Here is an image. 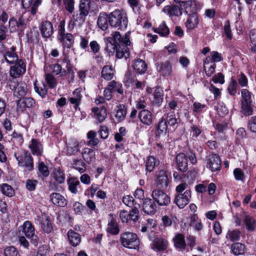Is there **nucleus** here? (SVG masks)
Listing matches in <instances>:
<instances>
[{
	"instance_id": "nucleus-40",
	"label": "nucleus",
	"mask_w": 256,
	"mask_h": 256,
	"mask_svg": "<svg viewBox=\"0 0 256 256\" xmlns=\"http://www.w3.org/2000/svg\"><path fill=\"white\" fill-rule=\"evenodd\" d=\"M126 114V109L124 105H119L117 106V110L115 114V117L117 120L120 122L123 120Z\"/></svg>"
},
{
	"instance_id": "nucleus-30",
	"label": "nucleus",
	"mask_w": 256,
	"mask_h": 256,
	"mask_svg": "<svg viewBox=\"0 0 256 256\" xmlns=\"http://www.w3.org/2000/svg\"><path fill=\"white\" fill-rule=\"evenodd\" d=\"M84 160L88 163L92 162L95 159L94 151L90 148H86L82 153Z\"/></svg>"
},
{
	"instance_id": "nucleus-19",
	"label": "nucleus",
	"mask_w": 256,
	"mask_h": 256,
	"mask_svg": "<svg viewBox=\"0 0 256 256\" xmlns=\"http://www.w3.org/2000/svg\"><path fill=\"white\" fill-rule=\"evenodd\" d=\"M52 202L54 205L60 207H64L67 204V200L59 193L54 192L50 195Z\"/></svg>"
},
{
	"instance_id": "nucleus-22",
	"label": "nucleus",
	"mask_w": 256,
	"mask_h": 256,
	"mask_svg": "<svg viewBox=\"0 0 256 256\" xmlns=\"http://www.w3.org/2000/svg\"><path fill=\"white\" fill-rule=\"evenodd\" d=\"M0 53L2 54L6 62L9 64H14L18 59V55L14 52L9 50H2Z\"/></svg>"
},
{
	"instance_id": "nucleus-15",
	"label": "nucleus",
	"mask_w": 256,
	"mask_h": 256,
	"mask_svg": "<svg viewBox=\"0 0 256 256\" xmlns=\"http://www.w3.org/2000/svg\"><path fill=\"white\" fill-rule=\"evenodd\" d=\"M176 162L178 169L182 172H185L188 169V159L184 153L178 154L176 158Z\"/></svg>"
},
{
	"instance_id": "nucleus-43",
	"label": "nucleus",
	"mask_w": 256,
	"mask_h": 256,
	"mask_svg": "<svg viewBox=\"0 0 256 256\" xmlns=\"http://www.w3.org/2000/svg\"><path fill=\"white\" fill-rule=\"evenodd\" d=\"M190 225L196 230H201L203 228L201 220L196 214H194L191 216Z\"/></svg>"
},
{
	"instance_id": "nucleus-20",
	"label": "nucleus",
	"mask_w": 256,
	"mask_h": 256,
	"mask_svg": "<svg viewBox=\"0 0 256 256\" xmlns=\"http://www.w3.org/2000/svg\"><path fill=\"white\" fill-rule=\"evenodd\" d=\"M180 8L182 12L184 10L188 15L196 13L194 2L192 0L184 1L180 2Z\"/></svg>"
},
{
	"instance_id": "nucleus-61",
	"label": "nucleus",
	"mask_w": 256,
	"mask_h": 256,
	"mask_svg": "<svg viewBox=\"0 0 256 256\" xmlns=\"http://www.w3.org/2000/svg\"><path fill=\"white\" fill-rule=\"evenodd\" d=\"M5 256H20L18 250L14 246H8L4 250Z\"/></svg>"
},
{
	"instance_id": "nucleus-47",
	"label": "nucleus",
	"mask_w": 256,
	"mask_h": 256,
	"mask_svg": "<svg viewBox=\"0 0 256 256\" xmlns=\"http://www.w3.org/2000/svg\"><path fill=\"white\" fill-rule=\"evenodd\" d=\"M231 249L234 254L240 255L244 253L245 246L241 243L236 242L232 245Z\"/></svg>"
},
{
	"instance_id": "nucleus-39",
	"label": "nucleus",
	"mask_w": 256,
	"mask_h": 256,
	"mask_svg": "<svg viewBox=\"0 0 256 256\" xmlns=\"http://www.w3.org/2000/svg\"><path fill=\"white\" fill-rule=\"evenodd\" d=\"M106 230L112 234H118L120 230L116 222L113 218L108 223Z\"/></svg>"
},
{
	"instance_id": "nucleus-28",
	"label": "nucleus",
	"mask_w": 256,
	"mask_h": 256,
	"mask_svg": "<svg viewBox=\"0 0 256 256\" xmlns=\"http://www.w3.org/2000/svg\"><path fill=\"white\" fill-rule=\"evenodd\" d=\"M68 236L70 244L74 246H77L80 242V235L72 230L68 232Z\"/></svg>"
},
{
	"instance_id": "nucleus-64",
	"label": "nucleus",
	"mask_w": 256,
	"mask_h": 256,
	"mask_svg": "<svg viewBox=\"0 0 256 256\" xmlns=\"http://www.w3.org/2000/svg\"><path fill=\"white\" fill-rule=\"evenodd\" d=\"M240 232L238 230L229 231L228 236L230 240L232 242L237 241L240 240Z\"/></svg>"
},
{
	"instance_id": "nucleus-25",
	"label": "nucleus",
	"mask_w": 256,
	"mask_h": 256,
	"mask_svg": "<svg viewBox=\"0 0 256 256\" xmlns=\"http://www.w3.org/2000/svg\"><path fill=\"white\" fill-rule=\"evenodd\" d=\"M188 16V18L185 23V26L188 30H193L197 26L198 24V16L196 12Z\"/></svg>"
},
{
	"instance_id": "nucleus-48",
	"label": "nucleus",
	"mask_w": 256,
	"mask_h": 256,
	"mask_svg": "<svg viewBox=\"0 0 256 256\" xmlns=\"http://www.w3.org/2000/svg\"><path fill=\"white\" fill-rule=\"evenodd\" d=\"M73 168L78 170L80 173H83L86 171V166L84 163L81 160L74 159L72 163Z\"/></svg>"
},
{
	"instance_id": "nucleus-33",
	"label": "nucleus",
	"mask_w": 256,
	"mask_h": 256,
	"mask_svg": "<svg viewBox=\"0 0 256 256\" xmlns=\"http://www.w3.org/2000/svg\"><path fill=\"white\" fill-rule=\"evenodd\" d=\"M202 151V148L198 146L194 147V150H190L188 152V156L192 164H195L197 160L196 158V154H200Z\"/></svg>"
},
{
	"instance_id": "nucleus-23",
	"label": "nucleus",
	"mask_w": 256,
	"mask_h": 256,
	"mask_svg": "<svg viewBox=\"0 0 256 256\" xmlns=\"http://www.w3.org/2000/svg\"><path fill=\"white\" fill-rule=\"evenodd\" d=\"M108 15L104 12L100 13L97 20L98 27L102 30H107L108 27Z\"/></svg>"
},
{
	"instance_id": "nucleus-18",
	"label": "nucleus",
	"mask_w": 256,
	"mask_h": 256,
	"mask_svg": "<svg viewBox=\"0 0 256 256\" xmlns=\"http://www.w3.org/2000/svg\"><path fill=\"white\" fill-rule=\"evenodd\" d=\"M157 206L154 202L150 198H146L143 202L142 208L144 212L148 214H154Z\"/></svg>"
},
{
	"instance_id": "nucleus-34",
	"label": "nucleus",
	"mask_w": 256,
	"mask_h": 256,
	"mask_svg": "<svg viewBox=\"0 0 256 256\" xmlns=\"http://www.w3.org/2000/svg\"><path fill=\"white\" fill-rule=\"evenodd\" d=\"M174 245L176 248L184 250L186 247L184 236L182 234H178L174 238Z\"/></svg>"
},
{
	"instance_id": "nucleus-17",
	"label": "nucleus",
	"mask_w": 256,
	"mask_h": 256,
	"mask_svg": "<svg viewBox=\"0 0 256 256\" xmlns=\"http://www.w3.org/2000/svg\"><path fill=\"white\" fill-rule=\"evenodd\" d=\"M168 246L167 240L163 238H156L152 245V248L156 252L164 251L166 250Z\"/></svg>"
},
{
	"instance_id": "nucleus-45",
	"label": "nucleus",
	"mask_w": 256,
	"mask_h": 256,
	"mask_svg": "<svg viewBox=\"0 0 256 256\" xmlns=\"http://www.w3.org/2000/svg\"><path fill=\"white\" fill-rule=\"evenodd\" d=\"M97 134L94 130H90L87 134V138L90 140L88 142V146H96L99 142V140L96 138Z\"/></svg>"
},
{
	"instance_id": "nucleus-9",
	"label": "nucleus",
	"mask_w": 256,
	"mask_h": 256,
	"mask_svg": "<svg viewBox=\"0 0 256 256\" xmlns=\"http://www.w3.org/2000/svg\"><path fill=\"white\" fill-rule=\"evenodd\" d=\"M135 210H132L128 213V212L123 210L120 213V218L122 222H136L138 218V210L140 208V204H136Z\"/></svg>"
},
{
	"instance_id": "nucleus-35",
	"label": "nucleus",
	"mask_w": 256,
	"mask_h": 256,
	"mask_svg": "<svg viewBox=\"0 0 256 256\" xmlns=\"http://www.w3.org/2000/svg\"><path fill=\"white\" fill-rule=\"evenodd\" d=\"M159 160L152 156L148 157L146 160V169L147 172H151L155 166L158 165Z\"/></svg>"
},
{
	"instance_id": "nucleus-57",
	"label": "nucleus",
	"mask_w": 256,
	"mask_h": 256,
	"mask_svg": "<svg viewBox=\"0 0 256 256\" xmlns=\"http://www.w3.org/2000/svg\"><path fill=\"white\" fill-rule=\"evenodd\" d=\"M27 88L25 84H22L18 86L14 92V94L20 98L24 96L26 93Z\"/></svg>"
},
{
	"instance_id": "nucleus-32",
	"label": "nucleus",
	"mask_w": 256,
	"mask_h": 256,
	"mask_svg": "<svg viewBox=\"0 0 256 256\" xmlns=\"http://www.w3.org/2000/svg\"><path fill=\"white\" fill-rule=\"evenodd\" d=\"M80 150L78 142L76 140H72L67 145V154H76Z\"/></svg>"
},
{
	"instance_id": "nucleus-2",
	"label": "nucleus",
	"mask_w": 256,
	"mask_h": 256,
	"mask_svg": "<svg viewBox=\"0 0 256 256\" xmlns=\"http://www.w3.org/2000/svg\"><path fill=\"white\" fill-rule=\"evenodd\" d=\"M108 22L112 27L124 30L128 26V20L126 12L120 10H116L108 14Z\"/></svg>"
},
{
	"instance_id": "nucleus-56",
	"label": "nucleus",
	"mask_w": 256,
	"mask_h": 256,
	"mask_svg": "<svg viewBox=\"0 0 256 256\" xmlns=\"http://www.w3.org/2000/svg\"><path fill=\"white\" fill-rule=\"evenodd\" d=\"M238 88V84L236 80L232 78L227 89L228 93L232 96H234L236 93Z\"/></svg>"
},
{
	"instance_id": "nucleus-42",
	"label": "nucleus",
	"mask_w": 256,
	"mask_h": 256,
	"mask_svg": "<svg viewBox=\"0 0 256 256\" xmlns=\"http://www.w3.org/2000/svg\"><path fill=\"white\" fill-rule=\"evenodd\" d=\"M41 227L46 233H50L53 230V226L52 222L48 218H42L41 221Z\"/></svg>"
},
{
	"instance_id": "nucleus-31",
	"label": "nucleus",
	"mask_w": 256,
	"mask_h": 256,
	"mask_svg": "<svg viewBox=\"0 0 256 256\" xmlns=\"http://www.w3.org/2000/svg\"><path fill=\"white\" fill-rule=\"evenodd\" d=\"M163 92L160 88H156L152 94V103L157 106H160L163 102Z\"/></svg>"
},
{
	"instance_id": "nucleus-8",
	"label": "nucleus",
	"mask_w": 256,
	"mask_h": 256,
	"mask_svg": "<svg viewBox=\"0 0 256 256\" xmlns=\"http://www.w3.org/2000/svg\"><path fill=\"white\" fill-rule=\"evenodd\" d=\"M206 166L212 172L219 171L221 168V160L219 156L216 154H210L206 160Z\"/></svg>"
},
{
	"instance_id": "nucleus-13",
	"label": "nucleus",
	"mask_w": 256,
	"mask_h": 256,
	"mask_svg": "<svg viewBox=\"0 0 256 256\" xmlns=\"http://www.w3.org/2000/svg\"><path fill=\"white\" fill-rule=\"evenodd\" d=\"M168 182L169 180L166 172L164 170H160L155 180L156 187L164 189L168 186Z\"/></svg>"
},
{
	"instance_id": "nucleus-21",
	"label": "nucleus",
	"mask_w": 256,
	"mask_h": 256,
	"mask_svg": "<svg viewBox=\"0 0 256 256\" xmlns=\"http://www.w3.org/2000/svg\"><path fill=\"white\" fill-rule=\"evenodd\" d=\"M140 120L144 124L149 126L152 122V116L150 111L147 110H142L138 114Z\"/></svg>"
},
{
	"instance_id": "nucleus-58",
	"label": "nucleus",
	"mask_w": 256,
	"mask_h": 256,
	"mask_svg": "<svg viewBox=\"0 0 256 256\" xmlns=\"http://www.w3.org/2000/svg\"><path fill=\"white\" fill-rule=\"evenodd\" d=\"M53 176L55 180L59 184H62L64 182V174L60 170H54L53 172Z\"/></svg>"
},
{
	"instance_id": "nucleus-6",
	"label": "nucleus",
	"mask_w": 256,
	"mask_h": 256,
	"mask_svg": "<svg viewBox=\"0 0 256 256\" xmlns=\"http://www.w3.org/2000/svg\"><path fill=\"white\" fill-rule=\"evenodd\" d=\"M241 107L243 113L245 115L252 114V103L253 95L247 89L243 88L241 90Z\"/></svg>"
},
{
	"instance_id": "nucleus-1",
	"label": "nucleus",
	"mask_w": 256,
	"mask_h": 256,
	"mask_svg": "<svg viewBox=\"0 0 256 256\" xmlns=\"http://www.w3.org/2000/svg\"><path fill=\"white\" fill-rule=\"evenodd\" d=\"M130 32L126 33L123 37L118 32H114L112 34V37L107 38L106 50L108 53L114 54L118 58H124L127 59L130 56L129 48L128 46L130 44Z\"/></svg>"
},
{
	"instance_id": "nucleus-12",
	"label": "nucleus",
	"mask_w": 256,
	"mask_h": 256,
	"mask_svg": "<svg viewBox=\"0 0 256 256\" xmlns=\"http://www.w3.org/2000/svg\"><path fill=\"white\" fill-rule=\"evenodd\" d=\"M156 70L160 75L162 76L166 77L172 76V64L169 61L158 64Z\"/></svg>"
},
{
	"instance_id": "nucleus-10",
	"label": "nucleus",
	"mask_w": 256,
	"mask_h": 256,
	"mask_svg": "<svg viewBox=\"0 0 256 256\" xmlns=\"http://www.w3.org/2000/svg\"><path fill=\"white\" fill-rule=\"evenodd\" d=\"M152 196L154 202H156L160 206H168L170 202V196L160 190H154Z\"/></svg>"
},
{
	"instance_id": "nucleus-27",
	"label": "nucleus",
	"mask_w": 256,
	"mask_h": 256,
	"mask_svg": "<svg viewBox=\"0 0 256 256\" xmlns=\"http://www.w3.org/2000/svg\"><path fill=\"white\" fill-rule=\"evenodd\" d=\"M88 15L84 12L78 10L76 14L73 15L72 26L74 25L80 26L85 22L86 16Z\"/></svg>"
},
{
	"instance_id": "nucleus-63",
	"label": "nucleus",
	"mask_w": 256,
	"mask_h": 256,
	"mask_svg": "<svg viewBox=\"0 0 256 256\" xmlns=\"http://www.w3.org/2000/svg\"><path fill=\"white\" fill-rule=\"evenodd\" d=\"M106 110L104 106H102L99 112L96 114V118L100 122L104 121L106 116Z\"/></svg>"
},
{
	"instance_id": "nucleus-26",
	"label": "nucleus",
	"mask_w": 256,
	"mask_h": 256,
	"mask_svg": "<svg viewBox=\"0 0 256 256\" xmlns=\"http://www.w3.org/2000/svg\"><path fill=\"white\" fill-rule=\"evenodd\" d=\"M34 103V100L31 98H20L18 101V106L22 110H23V109L25 108L32 107Z\"/></svg>"
},
{
	"instance_id": "nucleus-4",
	"label": "nucleus",
	"mask_w": 256,
	"mask_h": 256,
	"mask_svg": "<svg viewBox=\"0 0 256 256\" xmlns=\"http://www.w3.org/2000/svg\"><path fill=\"white\" fill-rule=\"evenodd\" d=\"M122 244L125 248L136 249L140 245V240L137 235L132 232H125L120 234Z\"/></svg>"
},
{
	"instance_id": "nucleus-16",
	"label": "nucleus",
	"mask_w": 256,
	"mask_h": 256,
	"mask_svg": "<svg viewBox=\"0 0 256 256\" xmlns=\"http://www.w3.org/2000/svg\"><path fill=\"white\" fill-rule=\"evenodd\" d=\"M40 30L43 38H50L54 32L52 24L48 21H44L42 22Z\"/></svg>"
},
{
	"instance_id": "nucleus-29",
	"label": "nucleus",
	"mask_w": 256,
	"mask_h": 256,
	"mask_svg": "<svg viewBox=\"0 0 256 256\" xmlns=\"http://www.w3.org/2000/svg\"><path fill=\"white\" fill-rule=\"evenodd\" d=\"M133 67L136 72L140 74H144L147 70L146 64L140 59L135 60Z\"/></svg>"
},
{
	"instance_id": "nucleus-3",
	"label": "nucleus",
	"mask_w": 256,
	"mask_h": 256,
	"mask_svg": "<svg viewBox=\"0 0 256 256\" xmlns=\"http://www.w3.org/2000/svg\"><path fill=\"white\" fill-rule=\"evenodd\" d=\"M187 186L186 183H182L176 188L174 202L180 208H184L189 203L191 198V190L186 189Z\"/></svg>"
},
{
	"instance_id": "nucleus-24",
	"label": "nucleus",
	"mask_w": 256,
	"mask_h": 256,
	"mask_svg": "<svg viewBox=\"0 0 256 256\" xmlns=\"http://www.w3.org/2000/svg\"><path fill=\"white\" fill-rule=\"evenodd\" d=\"M162 12L170 16H180L182 14L180 6L176 5L166 6L163 8Z\"/></svg>"
},
{
	"instance_id": "nucleus-60",
	"label": "nucleus",
	"mask_w": 256,
	"mask_h": 256,
	"mask_svg": "<svg viewBox=\"0 0 256 256\" xmlns=\"http://www.w3.org/2000/svg\"><path fill=\"white\" fill-rule=\"evenodd\" d=\"M216 108L218 114L221 117H224L228 113V110L222 103L218 104Z\"/></svg>"
},
{
	"instance_id": "nucleus-62",
	"label": "nucleus",
	"mask_w": 256,
	"mask_h": 256,
	"mask_svg": "<svg viewBox=\"0 0 256 256\" xmlns=\"http://www.w3.org/2000/svg\"><path fill=\"white\" fill-rule=\"evenodd\" d=\"M233 174L234 178L237 181H244L245 176L244 172L240 168H236L234 170Z\"/></svg>"
},
{
	"instance_id": "nucleus-53",
	"label": "nucleus",
	"mask_w": 256,
	"mask_h": 256,
	"mask_svg": "<svg viewBox=\"0 0 256 256\" xmlns=\"http://www.w3.org/2000/svg\"><path fill=\"white\" fill-rule=\"evenodd\" d=\"M154 31L162 36H167L170 32L169 28L164 22L158 28H156Z\"/></svg>"
},
{
	"instance_id": "nucleus-51",
	"label": "nucleus",
	"mask_w": 256,
	"mask_h": 256,
	"mask_svg": "<svg viewBox=\"0 0 256 256\" xmlns=\"http://www.w3.org/2000/svg\"><path fill=\"white\" fill-rule=\"evenodd\" d=\"M90 0H80L78 10L88 14L90 10Z\"/></svg>"
},
{
	"instance_id": "nucleus-59",
	"label": "nucleus",
	"mask_w": 256,
	"mask_h": 256,
	"mask_svg": "<svg viewBox=\"0 0 256 256\" xmlns=\"http://www.w3.org/2000/svg\"><path fill=\"white\" fill-rule=\"evenodd\" d=\"M46 80L50 88H54L56 86V80L53 75L50 74H46Z\"/></svg>"
},
{
	"instance_id": "nucleus-37",
	"label": "nucleus",
	"mask_w": 256,
	"mask_h": 256,
	"mask_svg": "<svg viewBox=\"0 0 256 256\" xmlns=\"http://www.w3.org/2000/svg\"><path fill=\"white\" fill-rule=\"evenodd\" d=\"M60 39L62 42L64 48H70L74 42V37L70 34H66V36H63Z\"/></svg>"
},
{
	"instance_id": "nucleus-54",
	"label": "nucleus",
	"mask_w": 256,
	"mask_h": 256,
	"mask_svg": "<svg viewBox=\"0 0 256 256\" xmlns=\"http://www.w3.org/2000/svg\"><path fill=\"white\" fill-rule=\"evenodd\" d=\"M68 188L73 194H76L78 192L77 186L80 184L78 180L76 178H72L68 180Z\"/></svg>"
},
{
	"instance_id": "nucleus-49",
	"label": "nucleus",
	"mask_w": 256,
	"mask_h": 256,
	"mask_svg": "<svg viewBox=\"0 0 256 256\" xmlns=\"http://www.w3.org/2000/svg\"><path fill=\"white\" fill-rule=\"evenodd\" d=\"M123 202L127 206L132 208V210H135L136 204H140L136 202L133 197L131 196H126L123 197Z\"/></svg>"
},
{
	"instance_id": "nucleus-36",
	"label": "nucleus",
	"mask_w": 256,
	"mask_h": 256,
	"mask_svg": "<svg viewBox=\"0 0 256 256\" xmlns=\"http://www.w3.org/2000/svg\"><path fill=\"white\" fill-rule=\"evenodd\" d=\"M114 76V72L112 66H105L102 71V77L107 80H112Z\"/></svg>"
},
{
	"instance_id": "nucleus-14",
	"label": "nucleus",
	"mask_w": 256,
	"mask_h": 256,
	"mask_svg": "<svg viewBox=\"0 0 256 256\" xmlns=\"http://www.w3.org/2000/svg\"><path fill=\"white\" fill-rule=\"evenodd\" d=\"M32 154L34 156H40L42 154L44 148L41 142L38 140L32 139L28 145Z\"/></svg>"
},
{
	"instance_id": "nucleus-7",
	"label": "nucleus",
	"mask_w": 256,
	"mask_h": 256,
	"mask_svg": "<svg viewBox=\"0 0 256 256\" xmlns=\"http://www.w3.org/2000/svg\"><path fill=\"white\" fill-rule=\"evenodd\" d=\"M20 228V230H22L26 236L30 240L32 243L38 244V237L34 234V228L30 222H25Z\"/></svg>"
},
{
	"instance_id": "nucleus-52",
	"label": "nucleus",
	"mask_w": 256,
	"mask_h": 256,
	"mask_svg": "<svg viewBox=\"0 0 256 256\" xmlns=\"http://www.w3.org/2000/svg\"><path fill=\"white\" fill-rule=\"evenodd\" d=\"M136 80V78L134 74L132 73V72L130 71H128L125 74V76L124 78V82L126 84V86H133Z\"/></svg>"
},
{
	"instance_id": "nucleus-5",
	"label": "nucleus",
	"mask_w": 256,
	"mask_h": 256,
	"mask_svg": "<svg viewBox=\"0 0 256 256\" xmlns=\"http://www.w3.org/2000/svg\"><path fill=\"white\" fill-rule=\"evenodd\" d=\"M14 156L19 166L26 168L29 171L34 169L33 158L28 152L18 151L15 152Z\"/></svg>"
},
{
	"instance_id": "nucleus-55",
	"label": "nucleus",
	"mask_w": 256,
	"mask_h": 256,
	"mask_svg": "<svg viewBox=\"0 0 256 256\" xmlns=\"http://www.w3.org/2000/svg\"><path fill=\"white\" fill-rule=\"evenodd\" d=\"M168 130L167 122L166 119L162 118L157 126V132L160 134H166Z\"/></svg>"
},
{
	"instance_id": "nucleus-44",
	"label": "nucleus",
	"mask_w": 256,
	"mask_h": 256,
	"mask_svg": "<svg viewBox=\"0 0 256 256\" xmlns=\"http://www.w3.org/2000/svg\"><path fill=\"white\" fill-rule=\"evenodd\" d=\"M106 88L112 92L116 91L120 94H122L123 93V89L122 88V84L116 82L115 80H112L108 82Z\"/></svg>"
},
{
	"instance_id": "nucleus-11",
	"label": "nucleus",
	"mask_w": 256,
	"mask_h": 256,
	"mask_svg": "<svg viewBox=\"0 0 256 256\" xmlns=\"http://www.w3.org/2000/svg\"><path fill=\"white\" fill-rule=\"evenodd\" d=\"M14 66L10 67V74L12 78H18L24 74L26 70V66L22 60H18Z\"/></svg>"
},
{
	"instance_id": "nucleus-50",
	"label": "nucleus",
	"mask_w": 256,
	"mask_h": 256,
	"mask_svg": "<svg viewBox=\"0 0 256 256\" xmlns=\"http://www.w3.org/2000/svg\"><path fill=\"white\" fill-rule=\"evenodd\" d=\"M244 223L248 230L250 231L254 230L256 226V222L253 218L249 216H246L244 219Z\"/></svg>"
},
{
	"instance_id": "nucleus-46",
	"label": "nucleus",
	"mask_w": 256,
	"mask_h": 256,
	"mask_svg": "<svg viewBox=\"0 0 256 256\" xmlns=\"http://www.w3.org/2000/svg\"><path fill=\"white\" fill-rule=\"evenodd\" d=\"M34 88L35 91L42 98L45 97L48 92V90L46 88V84L42 82L40 84H38L36 82L34 84Z\"/></svg>"
},
{
	"instance_id": "nucleus-38",
	"label": "nucleus",
	"mask_w": 256,
	"mask_h": 256,
	"mask_svg": "<svg viewBox=\"0 0 256 256\" xmlns=\"http://www.w3.org/2000/svg\"><path fill=\"white\" fill-rule=\"evenodd\" d=\"M0 191L4 195L9 197L12 196L14 194L12 188L7 184H0Z\"/></svg>"
},
{
	"instance_id": "nucleus-41",
	"label": "nucleus",
	"mask_w": 256,
	"mask_h": 256,
	"mask_svg": "<svg viewBox=\"0 0 256 256\" xmlns=\"http://www.w3.org/2000/svg\"><path fill=\"white\" fill-rule=\"evenodd\" d=\"M166 120L170 126L175 128L178 123L179 120L176 118L174 112H170L168 113Z\"/></svg>"
}]
</instances>
